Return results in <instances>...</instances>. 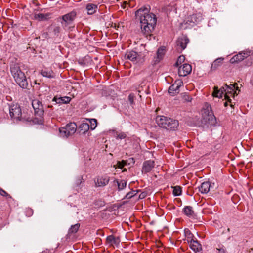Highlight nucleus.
Wrapping results in <instances>:
<instances>
[{"label":"nucleus","instance_id":"obj_1","mask_svg":"<svg viewBox=\"0 0 253 253\" xmlns=\"http://www.w3.org/2000/svg\"><path fill=\"white\" fill-rule=\"evenodd\" d=\"M136 19L140 21L141 29L146 37L150 38L154 30L157 18L153 13H149L147 7H142L135 12Z\"/></svg>","mask_w":253,"mask_h":253},{"label":"nucleus","instance_id":"obj_2","mask_svg":"<svg viewBox=\"0 0 253 253\" xmlns=\"http://www.w3.org/2000/svg\"><path fill=\"white\" fill-rule=\"evenodd\" d=\"M202 119H201V125L203 127H209L215 125L216 123V118L211 110V106L208 103H205L202 111Z\"/></svg>","mask_w":253,"mask_h":253},{"label":"nucleus","instance_id":"obj_3","mask_svg":"<svg viewBox=\"0 0 253 253\" xmlns=\"http://www.w3.org/2000/svg\"><path fill=\"white\" fill-rule=\"evenodd\" d=\"M77 16V12L73 10L62 15L59 18L62 28L66 31L70 32L75 28L74 20Z\"/></svg>","mask_w":253,"mask_h":253},{"label":"nucleus","instance_id":"obj_4","mask_svg":"<svg viewBox=\"0 0 253 253\" xmlns=\"http://www.w3.org/2000/svg\"><path fill=\"white\" fill-rule=\"evenodd\" d=\"M156 121L159 126L168 130H174L179 126L177 120L164 116L157 117Z\"/></svg>","mask_w":253,"mask_h":253},{"label":"nucleus","instance_id":"obj_5","mask_svg":"<svg viewBox=\"0 0 253 253\" xmlns=\"http://www.w3.org/2000/svg\"><path fill=\"white\" fill-rule=\"evenodd\" d=\"M77 126L75 123H70L65 127L59 128L60 136L61 137L67 138L74 134L77 130Z\"/></svg>","mask_w":253,"mask_h":253},{"label":"nucleus","instance_id":"obj_6","mask_svg":"<svg viewBox=\"0 0 253 253\" xmlns=\"http://www.w3.org/2000/svg\"><path fill=\"white\" fill-rule=\"evenodd\" d=\"M10 116L12 119L17 121L21 120V109L19 105L11 104L9 105Z\"/></svg>","mask_w":253,"mask_h":253},{"label":"nucleus","instance_id":"obj_7","mask_svg":"<svg viewBox=\"0 0 253 253\" xmlns=\"http://www.w3.org/2000/svg\"><path fill=\"white\" fill-rule=\"evenodd\" d=\"M17 84L22 88H27L28 82L24 73L22 71L15 76H13Z\"/></svg>","mask_w":253,"mask_h":253},{"label":"nucleus","instance_id":"obj_8","mask_svg":"<svg viewBox=\"0 0 253 253\" xmlns=\"http://www.w3.org/2000/svg\"><path fill=\"white\" fill-rule=\"evenodd\" d=\"M32 106L35 110V113L40 117L43 116L44 108L42 102L38 100H34L32 101Z\"/></svg>","mask_w":253,"mask_h":253},{"label":"nucleus","instance_id":"obj_9","mask_svg":"<svg viewBox=\"0 0 253 253\" xmlns=\"http://www.w3.org/2000/svg\"><path fill=\"white\" fill-rule=\"evenodd\" d=\"M251 53V51H244L240 52L239 54L234 55L230 59V62L231 63H235L236 62H240L243 60L245 58L249 56Z\"/></svg>","mask_w":253,"mask_h":253},{"label":"nucleus","instance_id":"obj_10","mask_svg":"<svg viewBox=\"0 0 253 253\" xmlns=\"http://www.w3.org/2000/svg\"><path fill=\"white\" fill-rule=\"evenodd\" d=\"M189 42V39L187 37L182 36L178 38L176 41L177 49L181 51L184 50Z\"/></svg>","mask_w":253,"mask_h":253},{"label":"nucleus","instance_id":"obj_11","mask_svg":"<svg viewBox=\"0 0 253 253\" xmlns=\"http://www.w3.org/2000/svg\"><path fill=\"white\" fill-rule=\"evenodd\" d=\"M109 180L110 177L106 175L98 177L94 181L95 186L97 187H104L108 184Z\"/></svg>","mask_w":253,"mask_h":253},{"label":"nucleus","instance_id":"obj_12","mask_svg":"<svg viewBox=\"0 0 253 253\" xmlns=\"http://www.w3.org/2000/svg\"><path fill=\"white\" fill-rule=\"evenodd\" d=\"M191 71V66L189 64L185 63L178 68V75L180 76L185 77L190 74Z\"/></svg>","mask_w":253,"mask_h":253},{"label":"nucleus","instance_id":"obj_13","mask_svg":"<svg viewBox=\"0 0 253 253\" xmlns=\"http://www.w3.org/2000/svg\"><path fill=\"white\" fill-rule=\"evenodd\" d=\"M139 54L133 50L126 51L124 56L125 59L129 60L134 63L137 62V60L139 57Z\"/></svg>","mask_w":253,"mask_h":253},{"label":"nucleus","instance_id":"obj_14","mask_svg":"<svg viewBox=\"0 0 253 253\" xmlns=\"http://www.w3.org/2000/svg\"><path fill=\"white\" fill-rule=\"evenodd\" d=\"M190 246L196 253H202V246L197 240L191 239L190 241Z\"/></svg>","mask_w":253,"mask_h":253},{"label":"nucleus","instance_id":"obj_15","mask_svg":"<svg viewBox=\"0 0 253 253\" xmlns=\"http://www.w3.org/2000/svg\"><path fill=\"white\" fill-rule=\"evenodd\" d=\"M155 166L154 161L149 160L145 161L143 165L142 172L148 173L150 172Z\"/></svg>","mask_w":253,"mask_h":253},{"label":"nucleus","instance_id":"obj_16","mask_svg":"<svg viewBox=\"0 0 253 253\" xmlns=\"http://www.w3.org/2000/svg\"><path fill=\"white\" fill-rule=\"evenodd\" d=\"M227 92V90L226 87H222L220 89H218V87L214 86V91L212 93V95L214 97L222 98V94L224 93H225V98H227V97H226Z\"/></svg>","mask_w":253,"mask_h":253},{"label":"nucleus","instance_id":"obj_17","mask_svg":"<svg viewBox=\"0 0 253 253\" xmlns=\"http://www.w3.org/2000/svg\"><path fill=\"white\" fill-rule=\"evenodd\" d=\"M225 86V87H226L227 90L226 97H229V95H231V96L233 95L234 97L235 94L236 93V92L234 91V89L236 88V90L239 89V87L237 83L230 84L229 85L226 84Z\"/></svg>","mask_w":253,"mask_h":253},{"label":"nucleus","instance_id":"obj_18","mask_svg":"<svg viewBox=\"0 0 253 253\" xmlns=\"http://www.w3.org/2000/svg\"><path fill=\"white\" fill-rule=\"evenodd\" d=\"M71 98L69 97H57L55 96L52 99L53 102H55L54 104H67L71 101Z\"/></svg>","mask_w":253,"mask_h":253},{"label":"nucleus","instance_id":"obj_19","mask_svg":"<svg viewBox=\"0 0 253 253\" xmlns=\"http://www.w3.org/2000/svg\"><path fill=\"white\" fill-rule=\"evenodd\" d=\"M211 187V183L209 181L203 182L199 187V191L203 194L207 193Z\"/></svg>","mask_w":253,"mask_h":253},{"label":"nucleus","instance_id":"obj_20","mask_svg":"<svg viewBox=\"0 0 253 253\" xmlns=\"http://www.w3.org/2000/svg\"><path fill=\"white\" fill-rule=\"evenodd\" d=\"M48 30L50 33H52L55 37H58L61 32V28L60 26L57 25L51 26L48 28Z\"/></svg>","mask_w":253,"mask_h":253},{"label":"nucleus","instance_id":"obj_21","mask_svg":"<svg viewBox=\"0 0 253 253\" xmlns=\"http://www.w3.org/2000/svg\"><path fill=\"white\" fill-rule=\"evenodd\" d=\"M97 5L93 3H88L86 5V9L88 15L94 14L97 9Z\"/></svg>","mask_w":253,"mask_h":253},{"label":"nucleus","instance_id":"obj_22","mask_svg":"<svg viewBox=\"0 0 253 253\" xmlns=\"http://www.w3.org/2000/svg\"><path fill=\"white\" fill-rule=\"evenodd\" d=\"M165 49L164 47L159 48L157 51V57L155 60V63H158L162 60L165 55Z\"/></svg>","mask_w":253,"mask_h":253},{"label":"nucleus","instance_id":"obj_23","mask_svg":"<svg viewBox=\"0 0 253 253\" xmlns=\"http://www.w3.org/2000/svg\"><path fill=\"white\" fill-rule=\"evenodd\" d=\"M90 129L89 124L87 123H82L78 127V131L79 133L84 134Z\"/></svg>","mask_w":253,"mask_h":253},{"label":"nucleus","instance_id":"obj_24","mask_svg":"<svg viewBox=\"0 0 253 253\" xmlns=\"http://www.w3.org/2000/svg\"><path fill=\"white\" fill-rule=\"evenodd\" d=\"M21 71L18 64H12L10 65V72L12 76H15Z\"/></svg>","mask_w":253,"mask_h":253},{"label":"nucleus","instance_id":"obj_25","mask_svg":"<svg viewBox=\"0 0 253 253\" xmlns=\"http://www.w3.org/2000/svg\"><path fill=\"white\" fill-rule=\"evenodd\" d=\"M223 59H224L223 58L221 57L215 60L211 65V71L216 70L219 66L221 65Z\"/></svg>","mask_w":253,"mask_h":253},{"label":"nucleus","instance_id":"obj_26","mask_svg":"<svg viewBox=\"0 0 253 253\" xmlns=\"http://www.w3.org/2000/svg\"><path fill=\"white\" fill-rule=\"evenodd\" d=\"M106 241L108 243H110L111 245L113 244L118 245L120 242L119 238L115 237L113 235L107 236Z\"/></svg>","mask_w":253,"mask_h":253},{"label":"nucleus","instance_id":"obj_27","mask_svg":"<svg viewBox=\"0 0 253 253\" xmlns=\"http://www.w3.org/2000/svg\"><path fill=\"white\" fill-rule=\"evenodd\" d=\"M183 212L186 216L188 217L192 216L194 214L192 207L189 206H185L183 208Z\"/></svg>","mask_w":253,"mask_h":253},{"label":"nucleus","instance_id":"obj_28","mask_svg":"<svg viewBox=\"0 0 253 253\" xmlns=\"http://www.w3.org/2000/svg\"><path fill=\"white\" fill-rule=\"evenodd\" d=\"M41 74L43 77H47L49 78H53L54 77V73L51 70H42L41 71Z\"/></svg>","mask_w":253,"mask_h":253},{"label":"nucleus","instance_id":"obj_29","mask_svg":"<svg viewBox=\"0 0 253 253\" xmlns=\"http://www.w3.org/2000/svg\"><path fill=\"white\" fill-rule=\"evenodd\" d=\"M80 227V224L79 223H77L75 225H72L68 230V234L69 235H71L72 234L76 233L78 232Z\"/></svg>","mask_w":253,"mask_h":253},{"label":"nucleus","instance_id":"obj_30","mask_svg":"<svg viewBox=\"0 0 253 253\" xmlns=\"http://www.w3.org/2000/svg\"><path fill=\"white\" fill-rule=\"evenodd\" d=\"M179 87L176 85V84H173L169 88V93L170 94L178 93Z\"/></svg>","mask_w":253,"mask_h":253},{"label":"nucleus","instance_id":"obj_31","mask_svg":"<svg viewBox=\"0 0 253 253\" xmlns=\"http://www.w3.org/2000/svg\"><path fill=\"white\" fill-rule=\"evenodd\" d=\"M114 182H116L118 185V188L119 190H121L126 187V182L125 180H121L119 181L116 179L114 180Z\"/></svg>","mask_w":253,"mask_h":253},{"label":"nucleus","instance_id":"obj_32","mask_svg":"<svg viewBox=\"0 0 253 253\" xmlns=\"http://www.w3.org/2000/svg\"><path fill=\"white\" fill-rule=\"evenodd\" d=\"M173 189V194L175 196H179L181 195L182 192L181 187L179 186H176L174 187H172Z\"/></svg>","mask_w":253,"mask_h":253},{"label":"nucleus","instance_id":"obj_33","mask_svg":"<svg viewBox=\"0 0 253 253\" xmlns=\"http://www.w3.org/2000/svg\"><path fill=\"white\" fill-rule=\"evenodd\" d=\"M90 125H89L90 128L94 130L97 126V120L95 119H90L89 120Z\"/></svg>","mask_w":253,"mask_h":253},{"label":"nucleus","instance_id":"obj_34","mask_svg":"<svg viewBox=\"0 0 253 253\" xmlns=\"http://www.w3.org/2000/svg\"><path fill=\"white\" fill-rule=\"evenodd\" d=\"M185 56L183 55H180L178 57L176 62L174 64V66L177 67L179 66V65L181 64H182L185 60Z\"/></svg>","mask_w":253,"mask_h":253},{"label":"nucleus","instance_id":"obj_35","mask_svg":"<svg viewBox=\"0 0 253 253\" xmlns=\"http://www.w3.org/2000/svg\"><path fill=\"white\" fill-rule=\"evenodd\" d=\"M48 15L43 13H39L35 15V18L40 20H44L47 19Z\"/></svg>","mask_w":253,"mask_h":253},{"label":"nucleus","instance_id":"obj_36","mask_svg":"<svg viewBox=\"0 0 253 253\" xmlns=\"http://www.w3.org/2000/svg\"><path fill=\"white\" fill-rule=\"evenodd\" d=\"M137 192H138V191L133 190L130 191L126 194V198L127 199H129L132 197L134 196L136 194Z\"/></svg>","mask_w":253,"mask_h":253},{"label":"nucleus","instance_id":"obj_37","mask_svg":"<svg viewBox=\"0 0 253 253\" xmlns=\"http://www.w3.org/2000/svg\"><path fill=\"white\" fill-rule=\"evenodd\" d=\"M117 165L119 169H122L125 165H126V161L125 160L118 161Z\"/></svg>","mask_w":253,"mask_h":253},{"label":"nucleus","instance_id":"obj_38","mask_svg":"<svg viewBox=\"0 0 253 253\" xmlns=\"http://www.w3.org/2000/svg\"><path fill=\"white\" fill-rule=\"evenodd\" d=\"M0 195L4 197H7L11 198L10 195H9L5 190L0 187Z\"/></svg>","mask_w":253,"mask_h":253},{"label":"nucleus","instance_id":"obj_39","mask_svg":"<svg viewBox=\"0 0 253 253\" xmlns=\"http://www.w3.org/2000/svg\"><path fill=\"white\" fill-rule=\"evenodd\" d=\"M182 98L187 102H190L192 100L191 97L187 94H184L182 96Z\"/></svg>","mask_w":253,"mask_h":253},{"label":"nucleus","instance_id":"obj_40","mask_svg":"<svg viewBox=\"0 0 253 253\" xmlns=\"http://www.w3.org/2000/svg\"><path fill=\"white\" fill-rule=\"evenodd\" d=\"M216 250L218 251V253H225L226 252L225 249L223 246L221 247L216 248Z\"/></svg>","mask_w":253,"mask_h":253},{"label":"nucleus","instance_id":"obj_41","mask_svg":"<svg viewBox=\"0 0 253 253\" xmlns=\"http://www.w3.org/2000/svg\"><path fill=\"white\" fill-rule=\"evenodd\" d=\"M134 95L133 94H130L128 96V100L131 105H132L134 103Z\"/></svg>","mask_w":253,"mask_h":253},{"label":"nucleus","instance_id":"obj_42","mask_svg":"<svg viewBox=\"0 0 253 253\" xmlns=\"http://www.w3.org/2000/svg\"><path fill=\"white\" fill-rule=\"evenodd\" d=\"M252 63H253V60L251 58H249L248 59L246 60L245 62V65L247 66H248V67L251 66Z\"/></svg>","mask_w":253,"mask_h":253},{"label":"nucleus","instance_id":"obj_43","mask_svg":"<svg viewBox=\"0 0 253 253\" xmlns=\"http://www.w3.org/2000/svg\"><path fill=\"white\" fill-rule=\"evenodd\" d=\"M174 84H176V85L178 86L179 88L181 86L183 85V83L181 80H177L175 81Z\"/></svg>","mask_w":253,"mask_h":253},{"label":"nucleus","instance_id":"obj_44","mask_svg":"<svg viewBox=\"0 0 253 253\" xmlns=\"http://www.w3.org/2000/svg\"><path fill=\"white\" fill-rule=\"evenodd\" d=\"M227 100V101H226L224 103V105L225 107L227 106L228 105V103L229 102L230 103V106L232 108H233L234 107V105L231 102V99L229 98V97H227V98H225Z\"/></svg>","mask_w":253,"mask_h":253},{"label":"nucleus","instance_id":"obj_45","mask_svg":"<svg viewBox=\"0 0 253 253\" xmlns=\"http://www.w3.org/2000/svg\"><path fill=\"white\" fill-rule=\"evenodd\" d=\"M82 178L79 177L76 179L75 187H78L80 186V184L82 183Z\"/></svg>","mask_w":253,"mask_h":253},{"label":"nucleus","instance_id":"obj_46","mask_svg":"<svg viewBox=\"0 0 253 253\" xmlns=\"http://www.w3.org/2000/svg\"><path fill=\"white\" fill-rule=\"evenodd\" d=\"M126 135L125 133H120L117 134V138L122 139H124L126 137Z\"/></svg>","mask_w":253,"mask_h":253},{"label":"nucleus","instance_id":"obj_47","mask_svg":"<svg viewBox=\"0 0 253 253\" xmlns=\"http://www.w3.org/2000/svg\"><path fill=\"white\" fill-rule=\"evenodd\" d=\"M126 163L128 162V165H133L135 163V160L133 158H130L128 160L126 161Z\"/></svg>","mask_w":253,"mask_h":253},{"label":"nucleus","instance_id":"obj_48","mask_svg":"<svg viewBox=\"0 0 253 253\" xmlns=\"http://www.w3.org/2000/svg\"><path fill=\"white\" fill-rule=\"evenodd\" d=\"M147 195V194L145 192H142L139 196V198L140 199L144 198Z\"/></svg>","mask_w":253,"mask_h":253},{"label":"nucleus","instance_id":"obj_49","mask_svg":"<svg viewBox=\"0 0 253 253\" xmlns=\"http://www.w3.org/2000/svg\"><path fill=\"white\" fill-rule=\"evenodd\" d=\"M186 233L187 234H188L189 235H192L191 233L190 232V231L189 230H187V231H186Z\"/></svg>","mask_w":253,"mask_h":253},{"label":"nucleus","instance_id":"obj_50","mask_svg":"<svg viewBox=\"0 0 253 253\" xmlns=\"http://www.w3.org/2000/svg\"><path fill=\"white\" fill-rule=\"evenodd\" d=\"M227 231H228V232H229V231H230V228H228L227 229Z\"/></svg>","mask_w":253,"mask_h":253}]
</instances>
